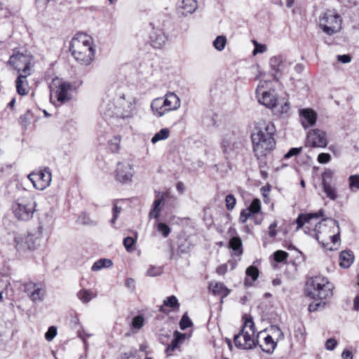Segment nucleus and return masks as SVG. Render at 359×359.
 <instances>
[{
	"instance_id": "obj_63",
	"label": "nucleus",
	"mask_w": 359,
	"mask_h": 359,
	"mask_svg": "<svg viewBox=\"0 0 359 359\" xmlns=\"http://www.w3.org/2000/svg\"><path fill=\"white\" fill-rule=\"evenodd\" d=\"M227 271V266L224 264L219 266L216 271L219 275H224Z\"/></svg>"
},
{
	"instance_id": "obj_26",
	"label": "nucleus",
	"mask_w": 359,
	"mask_h": 359,
	"mask_svg": "<svg viewBox=\"0 0 359 359\" xmlns=\"http://www.w3.org/2000/svg\"><path fill=\"white\" fill-rule=\"evenodd\" d=\"M209 289L214 294L221 295L222 297H226L229 294V290L222 283L211 282L209 284Z\"/></svg>"
},
{
	"instance_id": "obj_32",
	"label": "nucleus",
	"mask_w": 359,
	"mask_h": 359,
	"mask_svg": "<svg viewBox=\"0 0 359 359\" xmlns=\"http://www.w3.org/2000/svg\"><path fill=\"white\" fill-rule=\"evenodd\" d=\"M97 294L89 290L83 289L77 293L78 298L84 304L88 303L91 299L96 297Z\"/></svg>"
},
{
	"instance_id": "obj_59",
	"label": "nucleus",
	"mask_w": 359,
	"mask_h": 359,
	"mask_svg": "<svg viewBox=\"0 0 359 359\" xmlns=\"http://www.w3.org/2000/svg\"><path fill=\"white\" fill-rule=\"evenodd\" d=\"M302 151V148H292L289 150V151L285 154V158H289L293 156H296L300 153Z\"/></svg>"
},
{
	"instance_id": "obj_30",
	"label": "nucleus",
	"mask_w": 359,
	"mask_h": 359,
	"mask_svg": "<svg viewBox=\"0 0 359 359\" xmlns=\"http://www.w3.org/2000/svg\"><path fill=\"white\" fill-rule=\"evenodd\" d=\"M113 265V262L109 259H100L96 261L92 266L91 270L93 271H97L102 269L109 268Z\"/></svg>"
},
{
	"instance_id": "obj_46",
	"label": "nucleus",
	"mask_w": 359,
	"mask_h": 359,
	"mask_svg": "<svg viewBox=\"0 0 359 359\" xmlns=\"http://www.w3.org/2000/svg\"><path fill=\"white\" fill-rule=\"evenodd\" d=\"M248 209L250 210L253 215L258 213L261 209L260 201L257 198L254 199Z\"/></svg>"
},
{
	"instance_id": "obj_16",
	"label": "nucleus",
	"mask_w": 359,
	"mask_h": 359,
	"mask_svg": "<svg viewBox=\"0 0 359 359\" xmlns=\"http://www.w3.org/2000/svg\"><path fill=\"white\" fill-rule=\"evenodd\" d=\"M257 337L263 338V344L259 345L262 351L269 354L273 353L278 342L273 339L272 335L266 333V331H262L259 332Z\"/></svg>"
},
{
	"instance_id": "obj_49",
	"label": "nucleus",
	"mask_w": 359,
	"mask_h": 359,
	"mask_svg": "<svg viewBox=\"0 0 359 359\" xmlns=\"http://www.w3.org/2000/svg\"><path fill=\"white\" fill-rule=\"evenodd\" d=\"M325 302L323 300H320L319 302H313L309 304V310L310 312H314L319 309H324Z\"/></svg>"
},
{
	"instance_id": "obj_33",
	"label": "nucleus",
	"mask_w": 359,
	"mask_h": 359,
	"mask_svg": "<svg viewBox=\"0 0 359 359\" xmlns=\"http://www.w3.org/2000/svg\"><path fill=\"white\" fill-rule=\"evenodd\" d=\"M164 306H169L173 309H178L180 307V304L177 297L174 295H172L167 297L163 301V305L161 306L160 311L165 312Z\"/></svg>"
},
{
	"instance_id": "obj_52",
	"label": "nucleus",
	"mask_w": 359,
	"mask_h": 359,
	"mask_svg": "<svg viewBox=\"0 0 359 359\" xmlns=\"http://www.w3.org/2000/svg\"><path fill=\"white\" fill-rule=\"evenodd\" d=\"M57 335V328L54 326H51L48 328V331L45 334V338L47 341H52Z\"/></svg>"
},
{
	"instance_id": "obj_48",
	"label": "nucleus",
	"mask_w": 359,
	"mask_h": 359,
	"mask_svg": "<svg viewBox=\"0 0 359 359\" xmlns=\"http://www.w3.org/2000/svg\"><path fill=\"white\" fill-rule=\"evenodd\" d=\"M290 109V103L287 102H285L282 104L280 107L277 109L276 112L282 116L285 115L287 116L289 114Z\"/></svg>"
},
{
	"instance_id": "obj_3",
	"label": "nucleus",
	"mask_w": 359,
	"mask_h": 359,
	"mask_svg": "<svg viewBox=\"0 0 359 359\" xmlns=\"http://www.w3.org/2000/svg\"><path fill=\"white\" fill-rule=\"evenodd\" d=\"M137 101L135 97L123 94L114 100V109L111 110L110 107L105 114L108 116H116L122 119L131 118L137 114Z\"/></svg>"
},
{
	"instance_id": "obj_47",
	"label": "nucleus",
	"mask_w": 359,
	"mask_h": 359,
	"mask_svg": "<svg viewBox=\"0 0 359 359\" xmlns=\"http://www.w3.org/2000/svg\"><path fill=\"white\" fill-rule=\"evenodd\" d=\"M236 200L233 195L228 194L226 196L225 203H226V207L227 210H232L236 205Z\"/></svg>"
},
{
	"instance_id": "obj_45",
	"label": "nucleus",
	"mask_w": 359,
	"mask_h": 359,
	"mask_svg": "<svg viewBox=\"0 0 359 359\" xmlns=\"http://www.w3.org/2000/svg\"><path fill=\"white\" fill-rule=\"evenodd\" d=\"M246 276L250 277L252 281L256 280L259 276V270L254 266H250L246 269Z\"/></svg>"
},
{
	"instance_id": "obj_17",
	"label": "nucleus",
	"mask_w": 359,
	"mask_h": 359,
	"mask_svg": "<svg viewBox=\"0 0 359 359\" xmlns=\"http://www.w3.org/2000/svg\"><path fill=\"white\" fill-rule=\"evenodd\" d=\"M187 338V335L186 334L175 331L174 332V339L165 349L167 356H171L174 355L177 351H180V345L184 343Z\"/></svg>"
},
{
	"instance_id": "obj_62",
	"label": "nucleus",
	"mask_w": 359,
	"mask_h": 359,
	"mask_svg": "<svg viewBox=\"0 0 359 359\" xmlns=\"http://www.w3.org/2000/svg\"><path fill=\"white\" fill-rule=\"evenodd\" d=\"M337 60L338 61L346 64L351 62V57L349 55H337Z\"/></svg>"
},
{
	"instance_id": "obj_23",
	"label": "nucleus",
	"mask_w": 359,
	"mask_h": 359,
	"mask_svg": "<svg viewBox=\"0 0 359 359\" xmlns=\"http://www.w3.org/2000/svg\"><path fill=\"white\" fill-rule=\"evenodd\" d=\"M167 36L161 29L154 31L151 36V43L155 48H161L166 43Z\"/></svg>"
},
{
	"instance_id": "obj_15",
	"label": "nucleus",
	"mask_w": 359,
	"mask_h": 359,
	"mask_svg": "<svg viewBox=\"0 0 359 359\" xmlns=\"http://www.w3.org/2000/svg\"><path fill=\"white\" fill-rule=\"evenodd\" d=\"M116 179L121 183H128L132 181L133 177V166L126 161L117 164L116 170Z\"/></svg>"
},
{
	"instance_id": "obj_42",
	"label": "nucleus",
	"mask_w": 359,
	"mask_h": 359,
	"mask_svg": "<svg viewBox=\"0 0 359 359\" xmlns=\"http://www.w3.org/2000/svg\"><path fill=\"white\" fill-rule=\"evenodd\" d=\"M77 222L83 225H95L96 224L86 213L81 214L78 217Z\"/></svg>"
},
{
	"instance_id": "obj_7",
	"label": "nucleus",
	"mask_w": 359,
	"mask_h": 359,
	"mask_svg": "<svg viewBox=\"0 0 359 359\" xmlns=\"http://www.w3.org/2000/svg\"><path fill=\"white\" fill-rule=\"evenodd\" d=\"M318 23L323 32L332 35L340 30L341 20L334 11L328 10L320 15Z\"/></svg>"
},
{
	"instance_id": "obj_4",
	"label": "nucleus",
	"mask_w": 359,
	"mask_h": 359,
	"mask_svg": "<svg viewBox=\"0 0 359 359\" xmlns=\"http://www.w3.org/2000/svg\"><path fill=\"white\" fill-rule=\"evenodd\" d=\"M315 237L325 248L329 241L333 244L339 241V226L337 220L325 218L316 225Z\"/></svg>"
},
{
	"instance_id": "obj_54",
	"label": "nucleus",
	"mask_w": 359,
	"mask_h": 359,
	"mask_svg": "<svg viewBox=\"0 0 359 359\" xmlns=\"http://www.w3.org/2000/svg\"><path fill=\"white\" fill-rule=\"evenodd\" d=\"M39 286L34 283L29 282L24 285L25 292L27 294L29 297H31V294L34 290H36Z\"/></svg>"
},
{
	"instance_id": "obj_11",
	"label": "nucleus",
	"mask_w": 359,
	"mask_h": 359,
	"mask_svg": "<svg viewBox=\"0 0 359 359\" xmlns=\"http://www.w3.org/2000/svg\"><path fill=\"white\" fill-rule=\"evenodd\" d=\"M266 81H260L257 89L256 95L258 102L266 107L271 109L276 105V97L273 90H266Z\"/></svg>"
},
{
	"instance_id": "obj_38",
	"label": "nucleus",
	"mask_w": 359,
	"mask_h": 359,
	"mask_svg": "<svg viewBox=\"0 0 359 359\" xmlns=\"http://www.w3.org/2000/svg\"><path fill=\"white\" fill-rule=\"evenodd\" d=\"M144 324V318L142 316H137L133 318L130 323V328L132 330L138 331L142 328Z\"/></svg>"
},
{
	"instance_id": "obj_21",
	"label": "nucleus",
	"mask_w": 359,
	"mask_h": 359,
	"mask_svg": "<svg viewBox=\"0 0 359 359\" xmlns=\"http://www.w3.org/2000/svg\"><path fill=\"white\" fill-rule=\"evenodd\" d=\"M151 109L153 114L156 117H162L169 113L161 97L152 100Z\"/></svg>"
},
{
	"instance_id": "obj_2",
	"label": "nucleus",
	"mask_w": 359,
	"mask_h": 359,
	"mask_svg": "<svg viewBox=\"0 0 359 359\" xmlns=\"http://www.w3.org/2000/svg\"><path fill=\"white\" fill-rule=\"evenodd\" d=\"M69 50L74 59L82 66H88L95 60L96 49L94 40L85 33H78L72 39Z\"/></svg>"
},
{
	"instance_id": "obj_24",
	"label": "nucleus",
	"mask_w": 359,
	"mask_h": 359,
	"mask_svg": "<svg viewBox=\"0 0 359 359\" xmlns=\"http://www.w3.org/2000/svg\"><path fill=\"white\" fill-rule=\"evenodd\" d=\"M28 76L25 74H20L15 81L16 90L20 95H26L29 93V87L27 80Z\"/></svg>"
},
{
	"instance_id": "obj_51",
	"label": "nucleus",
	"mask_w": 359,
	"mask_h": 359,
	"mask_svg": "<svg viewBox=\"0 0 359 359\" xmlns=\"http://www.w3.org/2000/svg\"><path fill=\"white\" fill-rule=\"evenodd\" d=\"M288 257V253L283 250H277L274 252V259L277 262H281L285 260Z\"/></svg>"
},
{
	"instance_id": "obj_1",
	"label": "nucleus",
	"mask_w": 359,
	"mask_h": 359,
	"mask_svg": "<svg viewBox=\"0 0 359 359\" xmlns=\"http://www.w3.org/2000/svg\"><path fill=\"white\" fill-rule=\"evenodd\" d=\"M274 124L269 121H260L256 123L251 135L253 150L259 158L266 156L276 144Z\"/></svg>"
},
{
	"instance_id": "obj_64",
	"label": "nucleus",
	"mask_w": 359,
	"mask_h": 359,
	"mask_svg": "<svg viewBox=\"0 0 359 359\" xmlns=\"http://www.w3.org/2000/svg\"><path fill=\"white\" fill-rule=\"evenodd\" d=\"M341 357L343 359H353V354L350 351L345 349L341 353Z\"/></svg>"
},
{
	"instance_id": "obj_36",
	"label": "nucleus",
	"mask_w": 359,
	"mask_h": 359,
	"mask_svg": "<svg viewBox=\"0 0 359 359\" xmlns=\"http://www.w3.org/2000/svg\"><path fill=\"white\" fill-rule=\"evenodd\" d=\"M334 172L327 169L322 175V185L334 184Z\"/></svg>"
},
{
	"instance_id": "obj_37",
	"label": "nucleus",
	"mask_w": 359,
	"mask_h": 359,
	"mask_svg": "<svg viewBox=\"0 0 359 359\" xmlns=\"http://www.w3.org/2000/svg\"><path fill=\"white\" fill-rule=\"evenodd\" d=\"M332 184H333L323 185V189L327 197L330 200L334 201L337 198L338 196L336 189Z\"/></svg>"
},
{
	"instance_id": "obj_44",
	"label": "nucleus",
	"mask_w": 359,
	"mask_h": 359,
	"mask_svg": "<svg viewBox=\"0 0 359 359\" xmlns=\"http://www.w3.org/2000/svg\"><path fill=\"white\" fill-rule=\"evenodd\" d=\"M348 181L351 190L359 189V175H351Z\"/></svg>"
},
{
	"instance_id": "obj_31",
	"label": "nucleus",
	"mask_w": 359,
	"mask_h": 359,
	"mask_svg": "<svg viewBox=\"0 0 359 359\" xmlns=\"http://www.w3.org/2000/svg\"><path fill=\"white\" fill-rule=\"evenodd\" d=\"M238 144V143L233 141V138L232 137H226L222 140V148L225 154H229L233 150L235 145Z\"/></svg>"
},
{
	"instance_id": "obj_22",
	"label": "nucleus",
	"mask_w": 359,
	"mask_h": 359,
	"mask_svg": "<svg viewBox=\"0 0 359 359\" xmlns=\"http://www.w3.org/2000/svg\"><path fill=\"white\" fill-rule=\"evenodd\" d=\"M324 211L320 209L318 212L315 213H309V214H300L296 219V223L297 225V229H299L302 228L305 224L309 223V221L312 219H317L321 217H323Z\"/></svg>"
},
{
	"instance_id": "obj_9",
	"label": "nucleus",
	"mask_w": 359,
	"mask_h": 359,
	"mask_svg": "<svg viewBox=\"0 0 359 359\" xmlns=\"http://www.w3.org/2000/svg\"><path fill=\"white\" fill-rule=\"evenodd\" d=\"M35 205L33 198H21L13 205V212L19 219L27 221L32 217Z\"/></svg>"
},
{
	"instance_id": "obj_56",
	"label": "nucleus",
	"mask_w": 359,
	"mask_h": 359,
	"mask_svg": "<svg viewBox=\"0 0 359 359\" xmlns=\"http://www.w3.org/2000/svg\"><path fill=\"white\" fill-rule=\"evenodd\" d=\"M161 273V269L154 267V266H151L147 270V274L149 276H156L160 275Z\"/></svg>"
},
{
	"instance_id": "obj_39",
	"label": "nucleus",
	"mask_w": 359,
	"mask_h": 359,
	"mask_svg": "<svg viewBox=\"0 0 359 359\" xmlns=\"http://www.w3.org/2000/svg\"><path fill=\"white\" fill-rule=\"evenodd\" d=\"M226 44V38L225 36H218L213 41V46L218 51H222L224 49Z\"/></svg>"
},
{
	"instance_id": "obj_40",
	"label": "nucleus",
	"mask_w": 359,
	"mask_h": 359,
	"mask_svg": "<svg viewBox=\"0 0 359 359\" xmlns=\"http://www.w3.org/2000/svg\"><path fill=\"white\" fill-rule=\"evenodd\" d=\"M155 226L158 231L161 233L163 237L166 238L168 236V235L170 233V228L167 224L156 221L155 223Z\"/></svg>"
},
{
	"instance_id": "obj_5",
	"label": "nucleus",
	"mask_w": 359,
	"mask_h": 359,
	"mask_svg": "<svg viewBox=\"0 0 359 359\" xmlns=\"http://www.w3.org/2000/svg\"><path fill=\"white\" fill-rule=\"evenodd\" d=\"M333 289V285L323 276H315L306 282L307 295L313 299L325 300L332 297Z\"/></svg>"
},
{
	"instance_id": "obj_13",
	"label": "nucleus",
	"mask_w": 359,
	"mask_h": 359,
	"mask_svg": "<svg viewBox=\"0 0 359 359\" xmlns=\"http://www.w3.org/2000/svg\"><path fill=\"white\" fill-rule=\"evenodd\" d=\"M53 85L55 86L56 90L55 92L51 90V100L53 99V97H55L57 102H60V104H63L65 102L71 99L69 90L72 88V85L70 83L57 80L54 81Z\"/></svg>"
},
{
	"instance_id": "obj_35",
	"label": "nucleus",
	"mask_w": 359,
	"mask_h": 359,
	"mask_svg": "<svg viewBox=\"0 0 359 359\" xmlns=\"http://www.w3.org/2000/svg\"><path fill=\"white\" fill-rule=\"evenodd\" d=\"M45 295V289L41 287H38L36 290H33L29 298L34 302H41L43 300Z\"/></svg>"
},
{
	"instance_id": "obj_53",
	"label": "nucleus",
	"mask_w": 359,
	"mask_h": 359,
	"mask_svg": "<svg viewBox=\"0 0 359 359\" xmlns=\"http://www.w3.org/2000/svg\"><path fill=\"white\" fill-rule=\"evenodd\" d=\"M252 215L253 214L248 208L243 210L240 215L239 222L241 223H245Z\"/></svg>"
},
{
	"instance_id": "obj_8",
	"label": "nucleus",
	"mask_w": 359,
	"mask_h": 359,
	"mask_svg": "<svg viewBox=\"0 0 359 359\" xmlns=\"http://www.w3.org/2000/svg\"><path fill=\"white\" fill-rule=\"evenodd\" d=\"M8 63L13 66L19 74L30 75L33 66V57L30 54L15 53L9 59Z\"/></svg>"
},
{
	"instance_id": "obj_14",
	"label": "nucleus",
	"mask_w": 359,
	"mask_h": 359,
	"mask_svg": "<svg viewBox=\"0 0 359 359\" xmlns=\"http://www.w3.org/2000/svg\"><path fill=\"white\" fill-rule=\"evenodd\" d=\"M306 143L313 147H325L327 144V134L319 129L312 130L307 134Z\"/></svg>"
},
{
	"instance_id": "obj_50",
	"label": "nucleus",
	"mask_w": 359,
	"mask_h": 359,
	"mask_svg": "<svg viewBox=\"0 0 359 359\" xmlns=\"http://www.w3.org/2000/svg\"><path fill=\"white\" fill-rule=\"evenodd\" d=\"M192 325V322L188 317L187 314L183 315L180 322V326L182 330H185L189 327H191Z\"/></svg>"
},
{
	"instance_id": "obj_41",
	"label": "nucleus",
	"mask_w": 359,
	"mask_h": 359,
	"mask_svg": "<svg viewBox=\"0 0 359 359\" xmlns=\"http://www.w3.org/2000/svg\"><path fill=\"white\" fill-rule=\"evenodd\" d=\"M121 137L119 136L114 137L109 142V148L114 153L118 152L120 149Z\"/></svg>"
},
{
	"instance_id": "obj_61",
	"label": "nucleus",
	"mask_w": 359,
	"mask_h": 359,
	"mask_svg": "<svg viewBox=\"0 0 359 359\" xmlns=\"http://www.w3.org/2000/svg\"><path fill=\"white\" fill-rule=\"evenodd\" d=\"M277 227V223L275 222L272 223L269 227V235L270 237H275L277 234L276 228Z\"/></svg>"
},
{
	"instance_id": "obj_27",
	"label": "nucleus",
	"mask_w": 359,
	"mask_h": 359,
	"mask_svg": "<svg viewBox=\"0 0 359 359\" xmlns=\"http://www.w3.org/2000/svg\"><path fill=\"white\" fill-rule=\"evenodd\" d=\"M354 260L353 254L351 251H343L339 255V265L341 267L348 268Z\"/></svg>"
},
{
	"instance_id": "obj_58",
	"label": "nucleus",
	"mask_w": 359,
	"mask_h": 359,
	"mask_svg": "<svg viewBox=\"0 0 359 359\" xmlns=\"http://www.w3.org/2000/svg\"><path fill=\"white\" fill-rule=\"evenodd\" d=\"M337 344V340H335L334 339H329L326 341V343H325V348L326 349L329 350V351H332L334 349V348L336 347Z\"/></svg>"
},
{
	"instance_id": "obj_19",
	"label": "nucleus",
	"mask_w": 359,
	"mask_h": 359,
	"mask_svg": "<svg viewBox=\"0 0 359 359\" xmlns=\"http://www.w3.org/2000/svg\"><path fill=\"white\" fill-rule=\"evenodd\" d=\"M162 97L168 112L175 111L181 106L180 97L174 93L169 92Z\"/></svg>"
},
{
	"instance_id": "obj_43",
	"label": "nucleus",
	"mask_w": 359,
	"mask_h": 359,
	"mask_svg": "<svg viewBox=\"0 0 359 359\" xmlns=\"http://www.w3.org/2000/svg\"><path fill=\"white\" fill-rule=\"evenodd\" d=\"M271 335L278 342L279 340L283 338V333L282 330L277 326H272L269 330Z\"/></svg>"
},
{
	"instance_id": "obj_18",
	"label": "nucleus",
	"mask_w": 359,
	"mask_h": 359,
	"mask_svg": "<svg viewBox=\"0 0 359 359\" xmlns=\"http://www.w3.org/2000/svg\"><path fill=\"white\" fill-rule=\"evenodd\" d=\"M181 3L182 5L177 6L180 17H187L191 15L198 8V1L196 0H182Z\"/></svg>"
},
{
	"instance_id": "obj_12",
	"label": "nucleus",
	"mask_w": 359,
	"mask_h": 359,
	"mask_svg": "<svg viewBox=\"0 0 359 359\" xmlns=\"http://www.w3.org/2000/svg\"><path fill=\"white\" fill-rule=\"evenodd\" d=\"M28 178L32 182L34 188L39 190H43L50 184L52 174L48 168H44L36 172L30 173L28 175Z\"/></svg>"
},
{
	"instance_id": "obj_60",
	"label": "nucleus",
	"mask_w": 359,
	"mask_h": 359,
	"mask_svg": "<svg viewBox=\"0 0 359 359\" xmlns=\"http://www.w3.org/2000/svg\"><path fill=\"white\" fill-rule=\"evenodd\" d=\"M121 210V208L118 207L116 205H114L113 208V217L111 219V223L113 224L115 223L116 219L118 217V215L120 214Z\"/></svg>"
},
{
	"instance_id": "obj_29",
	"label": "nucleus",
	"mask_w": 359,
	"mask_h": 359,
	"mask_svg": "<svg viewBox=\"0 0 359 359\" xmlns=\"http://www.w3.org/2000/svg\"><path fill=\"white\" fill-rule=\"evenodd\" d=\"M229 248L233 251L235 255L240 256L243 253V243L239 237L235 236L229 241Z\"/></svg>"
},
{
	"instance_id": "obj_55",
	"label": "nucleus",
	"mask_w": 359,
	"mask_h": 359,
	"mask_svg": "<svg viewBox=\"0 0 359 359\" xmlns=\"http://www.w3.org/2000/svg\"><path fill=\"white\" fill-rule=\"evenodd\" d=\"M135 243V240L132 237H126L123 240V245L127 251H131L132 247Z\"/></svg>"
},
{
	"instance_id": "obj_57",
	"label": "nucleus",
	"mask_w": 359,
	"mask_h": 359,
	"mask_svg": "<svg viewBox=\"0 0 359 359\" xmlns=\"http://www.w3.org/2000/svg\"><path fill=\"white\" fill-rule=\"evenodd\" d=\"M330 160V155L327 153H321L318 156V161L320 163H327Z\"/></svg>"
},
{
	"instance_id": "obj_25",
	"label": "nucleus",
	"mask_w": 359,
	"mask_h": 359,
	"mask_svg": "<svg viewBox=\"0 0 359 359\" xmlns=\"http://www.w3.org/2000/svg\"><path fill=\"white\" fill-rule=\"evenodd\" d=\"M270 67L271 69L276 73H281L284 72L286 67V63L283 61L280 55L273 56L270 59Z\"/></svg>"
},
{
	"instance_id": "obj_6",
	"label": "nucleus",
	"mask_w": 359,
	"mask_h": 359,
	"mask_svg": "<svg viewBox=\"0 0 359 359\" xmlns=\"http://www.w3.org/2000/svg\"><path fill=\"white\" fill-rule=\"evenodd\" d=\"M255 325L251 318H246L241 330L234 336L235 346L241 349L249 350L255 348L258 341L255 338Z\"/></svg>"
},
{
	"instance_id": "obj_34",
	"label": "nucleus",
	"mask_w": 359,
	"mask_h": 359,
	"mask_svg": "<svg viewBox=\"0 0 359 359\" xmlns=\"http://www.w3.org/2000/svg\"><path fill=\"white\" fill-rule=\"evenodd\" d=\"M170 136V130L168 128H162L159 132L156 133L151 138V142L153 144L166 140Z\"/></svg>"
},
{
	"instance_id": "obj_28",
	"label": "nucleus",
	"mask_w": 359,
	"mask_h": 359,
	"mask_svg": "<svg viewBox=\"0 0 359 359\" xmlns=\"http://www.w3.org/2000/svg\"><path fill=\"white\" fill-rule=\"evenodd\" d=\"M164 201L163 196H161L159 198L154 200L152 204V207L150 210L149 216L150 218L158 219L161 212V204Z\"/></svg>"
},
{
	"instance_id": "obj_20",
	"label": "nucleus",
	"mask_w": 359,
	"mask_h": 359,
	"mask_svg": "<svg viewBox=\"0 0 359 359\" xmlns=\"http://www.w3.org/2000/svg\"><path fill=\"white\" fill-rule=\"evenodd\" d=\"M302 117V124L304 128L313 126L316 121V113L311 109H304L299 111Z\"/></svg>"
},
{
	"instance_id": "obj_10",
	"label": "nucleus",
	"mask_w": 359,
	"mask_h": 359,
	"mask_svg": "<svg viewBox=\"0 0 359 359\" xmlns=\"http://www.w3.org/2000/svg\"><path fill=\"white\" fill-rule=\"evenodd\" d=\"M15 248L19 252L34 250L40 243L39 236L35 234H20L15 237Z\"/></svg>"
}]
</instances>
